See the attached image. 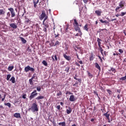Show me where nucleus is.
<instances>
[{
  "label": "nucleus",
  "mask_w": 126,
  "mask_h": 126,
  "mask_svg": "<svg viewBox=\"0 0 126 126\" xmlns=\"http://www.w3.org/2000/svg\"><path fill=\"white\" fill-rule=\"evenodd\" d=\"M61 95H63V93H62V92L60 91L58 93H57V96H61Z\"/></svg>",
  "instance_id": "45"
},
{
  "label": "nucleus",
  "mask_w": 126,
  "mask_h": 126,
  "mask_svg": "<svg viewBox=\"0 0 126 126\" xmlns=\"http://www.w3.org/2000/svg\"><path fill=\"white\" fill-rule=\"evenodd\" d=\"M75 64H76V65H77V66L80 67V64H79L78 63L76 62Z\"/></svg>",
  "instance_id": "55"
},
{
  "label": "nucleus",
  "mask_w": 126,
  "mask_h": 126,
  "mask_svg": "<svg viewBox=\"0 0 126 126\" xmlns=\"http://www.w3.org/2000/svg\"><path fill=\"white\" fill-rule=\"evenodd\" d=\"M5 14V11L2 9H0V15H4Z\"/></svg>",
  "instance_id": "23"
},
{
  "label": "nucleus",
  "mask_w": 126,
  "mask_h": 126,
  "mask_svg": "<svg viewBox=\"0 0 126 126\" xmlns=\"http://www.w3.org/2000/svg\"><path fill=\"white\" fill-rule=\"evenodd\" d=\"M33 6L36 8L37 7V4L39 2V0H33Z\"/></svg>",
  "instance_id": "12"
},
{
  "label": "nucleus",
  "mask_w": 126,
  "mask_h": 126,
  "mask_svg": "<svg viewBox=\"0 0 126 126\" xmlns=\"http://www.w3.org/2000/svg\"><path fill=\"white\" fill-rule=\"evenodd\" d=\"M43 25H44L43 27L49 28V24L48 22H43Z\"/></svg>",
  "instance_id": "27"
},
{
  "label": "nucleus",
  "mask_w": 126,
  "mask_h": 126,
  "mask_svg": "<svg viewBox=\"0 0 126 126\" xmlns=\"http://www.w3.org/2000/svg\"><path fill=\"white\" fill-rule=\"evenodd\" d=\"M103 116L106 117L107 120H109L108 123H110V114H108V112H106L103 114Z\"/></svg>",
  "instance_id": "11"
},
{
  "label": "nucleus",
  "mask_w": 126,
  "mask_h": 126,
  "mask_svg": "<svg viewBox=\"0 0 126 126\" xmlns=\"http://www.w3.org/2000/svg\"><path fill=\"white\" fill-rule=\"evenodd\" d=\"M31 79L32 80L38 79V77H37V75L36 74V73L33 74L32 77Z\"/></svg>",
  "instance_id": "26"
},
{
  "label": "nucleus",
  "mask_w": 126,
  "mask_h": 126,
  "mask_svg": "<svg viewBox=\"0 0 126 126\" xmlns=\"http://www.w3.org/2000/svg\"><path fill=\"white\" fill-rule=\"evenodd\" d=\"M67 94H69V95H72V93H71L69 91H67L66 93V95H67Z\"/></svg>",
  "instance_id": "47"
},
{
  "label": "nucleus",
  "mask_w": 126,
  "mask_h": 126,
  "mask_svg": "<svg viewBox=\"0 0 126 126\" xmlns=\"http://www.w3.org/2000/svg\"><path fill=\"white\" fill-rule=\"evenodd\" d=\"M74 79H75V80H78V81H79L80 82V83H81V79H77V78H76V75H75V77H74Z\"/></svg>",
  "instance_id": "36"
},
{
  "label": "nucleus",
  "mask_w": 126,
  "mask_h": 126,
  "mask_svg": "<svg viewBox=\"0 0 126 126\" xmlns=\"http://www.w3.org/2000/svg\"><path fill=\"white\" fill-rule=\"evenodd\" d=\"M120 80H123V81L126 80V73L125 76L122 77L121 78H120Z\"/></svg>",
  "instance_id": "38"
},
{
  "label": "nucleus",
  "mask_w": 126,
  "mask_h": 126,
  "mask_svg": "<svg viewBox=\"0 0 126 126\" xmlns=\"http://www.w3.org/2000/svg\"><path fill=\"white\" fill-rule=\"evenodd\" d=\"M50 45H51V46H55V43H54V42H52V43L50 44Z\"/></svg>",
  "instance_id": "62"
},
{
  "label": "nucleus",
  "mask_w": 126,
  "mask_h": 126,
  "mask_svg": "<svg viewBox=\"0 0 126 126\" xmlns=\"http://www.w3.org/2000/svg\"><path fill=\"white\" fill-rule=\"evenodd\" d=\"M56 108L58 109V110H61V105L57 106Z\"/></svg>",
  "instance_id": "54"
},
{
  "label": "nucleus",
  "mask_w": 126,
  "mask_h": 126,
  "mask_svg": "<svg viewBox=\"0 0 126 126\" xmlns=\"http://www.w3.org/2000/svg\"><path fill=\"white\" fill-rule=\"evenodd\" d=\"M4 99H5V94L4 95V97L1 99V101L3 102V101H4Z\"/></svg>",
  "instance_id": "59"
},
{
  "label": "nucleus",
  "mask_w": 126,
  "mask_h": 126,
  "mask_svg": "<svg viewBox=\"0 0 126 126\" xmlns=\"http://www.w3.org/2000/svg\"><path fill=\"white\" fill-rule=\"evenodd\" d=\"M63 57L65 60H66V61H68V62L71 60V57H70V56H68L65 54L63 55Z\"/></svg>",
  "instance_id": "8"
},
{
  "label": "nucleus",
  "mask_w": 126,
  "mask_h": 126,
  "mask_svg": "<svg viewBox=\"0 0 126 126\" xmlns=\"http://www.w3.org/2000/svg\"><path fill=\"white\" fill-rule=\"evenodd\" d=\"M48 19V16H46L43 20V22H45Z\"/></svg>",
  "instance_id": "51"
},
{
  "label": "nucleus",
  "mask_w": 126,
  "mask_h": 126,
  "mask_svg": "<svg viewBox=\"0 0 126 126\" xmlns=\"http://www.w3.org/2000/svg\"><path fill=\"white\" fill-rule=\"evenodd\" d=\"M44 98H45V96H44V95H40L36 97L35 99L37 101H39V100H42V99H44Z\"/></svg>",
  "instance_id": "20"
},
{
  "label": "nucleus",
  "mask_w": 126,
  "mask_h": 126,
  "mask_svg": "<svg viewBox=\"0 0 126 126\" xmlns=\"http://www.w3.org/2000/svg\"><path fill=\"white\" fill-rule=\"evenodd\" d=\"M87 73H88V77L89 78H90V79H91V78H92V77H93V75H92V74H91L89 71H87Z\"/></svg>",
  "instance_id": "28"
},
{
  "label": "nucleus",
  "mask_w": 126,
  "mask_h": 126,
  "mask_svg": "<svg viewBox=\"0 0 126 126\" xmlns=\"http://www.w3.org/2000/svg\"><path fill=\"white\" fill-rule=\"evenodd\" d=\"M84 1V3H87L88 2V0H83Z\"/></svg>",
  "instance_id": "60"
},
{
  "label": "nucleus",
  "mask_w": 126,
  "mask_h": 126,
  "mask_svg": "<svg viewBox=\"0 0 126 126\" xmlns=\"http://www.w3.org/2000/svg\"><path fill=\"white\" fill-rule=\"evenodd\" d=\"M5 106H7L9 108H10L11 107V104L9 102H7V103H5Z\"/></svg>",
  "instance_id": "40"
},
{
  "label": "nucleus",
  "mask_w": 126,
  "mask_h": 126,
  "mask_svg": "<svg viewBox=\"0 0 126 126\" xmlns=\"http://www.w3.org/2000/svg\"><path fill=\"white\" fill-rule=\"evenodd\" d=\"M30 110H31V111H32V112L33 113L35 112H38V111H39L38 104H37L36 102L32 103L31 108L29 109V111H30Z\"/></svg>",
  "instance_id": "2"
},
{
  "label": "nucleus",
  "mask_w": 126,
  "mask_h": 126,
  "mask_svg": "<svg viewBox=\"0 0 126 126\" xmlns=\"http://www.w3.org/2000/svg\"><path fill=\"white\" fill-rule=\"evenodd\" d=\"M106 91L108 93V94H109V95H111V94L113 93L112 92V91H111L110 90H106Z\"/></svg>",
  "instance_id": "42"
},
{
  "label": "nucleus",
  "mask_w": 126,
  "mask_h": 126,
  "mask_svg": "<svg viewBox=\"0 0 126 126\" xmlns=\"http://www.w3.org/2000/svg\"><path fill=\"white\" fill-rule=\"evenodd\" d=\"M37 95H38V93L34 94L33 93H32L30 96H29L30 100H32V99H33V98H35Z\"/></svg>",
  "instance_id": "7"
},
{
  "label": "nucleus",
  "mask_w": 126,
  "mask_h": 126,
  "mask_svg": "<svg viewBox=\"0 0 126 126\" xmlns=\"http://www.w3.org/2000/svg\"><path fill=\"white\" fill-rule=\"evenodd\" d=\"M8 10H9L10 12H8L6 13V15L5 19H9V17H10V13L12 18H13L15 16V11H14V9H13V8H8Z\"/></svg>",
  "instance_id": "1"
},
{
  "label": "nucleus",
  "mask_w": 126,
  "mask_h": 126,
  "mask_svg": "<svg viewBox=\"0 0 126 126\" xmlns=\"http://www.w3.org/2000/svg\"><path fill=\"white\" fill-rule=\"evenodd\" d=\"M27 51H28V52H32V49L31 48H30V47H29L27 48Z\"/></svg>",
  "instance_id": "48"
},
{
  "label": "nucleus",
  "mask_w": 126,
  "mask_h": 126,
  "mask_svg": "<svg viewBox=\"0 0 126 126\" xmlns=\"http://www.w3.org/2000/svg\"><path fill=\"white\" fill-rule=\"evenodd\" d=\"M99 50H100V53L101 54V55L102 56H104V53H103V52H104V49L103 48H102V47H99Z\"/></svg>",
  "instance_id": "34"
},
{
  "label": "nucleus",
  "mask_w": 126,
  "mask_h": 126,
  "mask_svg": "<svg viewBox=\"0 0 126 126\" xmlns=\"http://www.w3.org/2000/svg\"><path fill=\"white\" fill-rule=\"evenodd\" d=\"M108 70L109 71H112L114 73H116L117 72V70H116L114 67H111L110 69H109Z\"/></svg>",
  "instance_id": "24"
},
{
  "label": "nucleus",
  "mask_w": 126,
  "mask_h": 126,
  "mask_svg": "<svg viewBox=\"0 0 126 126\" xmlns=\"http://www.w3.org/2000/svg\"><path fill=\"white\" fill-rule=\"evenodd\" d=\"M14 117L15 118H17V119L18 118H21V115H20V113H16L14 114Z\"/></svg>",
  "instance_id": "14"
},
{
  "label": "nucleus",
  "mask_w": 126,
  "mask_h": 126,
  "mask_svg": "<svg viewBox=\"0 0 126 126\" xmlns=\"http://www.w3.org/2000/svg\"><path fill=\"white\" fill-rule=\"evenodd\" d=\"M29 81L30 84L31 85H34V83L33 82V79H30Z\"/></svg>",
  "instance_id": "33"
},
{
  "label": "nucleus",
  "mask_w": 126,
  "mask_h": 126,
  "mask_svg": "<svg viewBox=\"0 0 126 126\" xmlns=\"http://www.w3.org/2000/svg\"><path fill=\"white\" fill-rule=\"evenodd\" d=\"M47 28H48L43 27V31H44V32H45V33H47V32H48V31L47 30Z\"/></svg>",
  "instance_id": "43"
},
{
  "label": "nucleus",
  "mask_w": 126,
  "mask_h": 126,
  "mask_svg": "<svg viewBox=\"0 0 126 126\" xmlns=\"http://www.w3.org/2000/svg\"><path fill=\"white\" fill-rule=\"evenodd\" d=\"M46 16H47V15H46V12H45V11H43L39 17V19L40 20H43L44 18H45Z\"/></svg>",
  "instance_id": "6"
},
{
  "label": "nucleus",
  "mask_w": 126,
  "mask_h": 126,
  "mask_svg": "<svg viewBox=\"0 0 126 126\" xmlns=\"http://www.w3.org/2000/svg\"><path fill=\"white\" fill-rule=\"evenodd\" d=\"M73 26H74V29L75 31H77L78 30L79 32H80V28H79V25L78 24V23L77 22V21L76 19H74V22L73 23Z\"/></svg>",
  "instance_id": "3"
},
{
  "label": "nucleus",
  "mask_w": 126,
  "mask_h": 126,
  "mask_svg": "<svg viewBox=\"0 0 126 126\" xmlns=\"http://www.w3.org/2000/svg\"><path fill=\"white\" fill-rule=\"evenodd\" d=\"M76 99L75 98V97L73 95H71L69 97V101L70 102H74V101H75Z\"/></svg>",
  "instance_id": "9"
},
{
  "label": "nucleus",
  "mask_w": 126,
  "mask_h": 126,
  "mask_svg": "<svg viewBox=\"0 0 126 126\" xmlns=\"http://www.w3.org/2000/svg\"><path fill=\"white\" fill-rule=\"evenodd\" d=\"M25 72H28V71H32V72H34L35 71V69L33 67H31L30 66L28 65L25 67Z\"/></svg>",
  "instance_id": "4"
},
{
  "label": "nucleus",
  "mask_w": 126,
  "mask_h": 126,
  "mask_svg": "<svg viewBox=\"0 0 126 126\" xmlns=\"http://www.w3.org/2000/svg\"><path fill=\"white\" fill-rule=\"evenodd\" d=\"M84 30H85L86 31H87V32H88L89 30V28H88V24H86L84 27Z\"/></svg>",
  "instance_id": "21"
},
{
  "label": "nucleus",
  "mask_w": 126,
  "mask_h": 126,
  "mask_svg": "<svg viewBox=\"0 0 126 126\" xmlns=\"http://www.w3.org/2000/svg\"><path fill=\"white\" fill-rule=\"evenodd\" d=\"M13 68H14V66H9L8 67V70L9 71H11Z\"/></svg>",
  "instance_id": "30"
},
{
  "label": "nucleus",
  "mask_w": 126,
  "mask_h": 126,
  "mask_svg": "<svg viewBox=\"0 0 126 126\" xmlns=\"http://www.w3.org/2000/svg\"><path fill=\"white\" fill-rule=\"evenodd\" d=\"M117 92H118V93H121V90H117Z\"/></svg>",
  "instance_id": "63"
},
{
  "label": "nucleus",
  "mask_w": 126,
  "mask_h": 126,
  "mask_svg": "<svg viewBox=\"0 0 126 126\" xmlns=\"http://www.w3.org/2000/svg\"><path fill=\"white\" fill-rule=\"evenodd\" d=\"M95 13L97 15V16H101V14L102 13V11L100 10H95Z\"/></svg>",
  "instance_id": "17"
},
{
  "label": "nucleus",
  "mask_w": 126,
  "mask_h": 126,
  "mask_svg": "<svg viewBox=\"0 0 126 126\" xmlns=\"http://www.w3.org/2000/svg\"><path fill=\"white\" fill-rule=\"evenodd\" d=\"M42 63L45 65V66H48V63L45 60H43L42 62Z\"/></svg>",
  "instance_id": "35"
},
{
  "label": "nucleus",
  "mask_w": 126,
  "mask_h": 126,
  "mask_svg": "<svg viewBox=\"0 0 126 126\" xmlns=\"http://www.w3.org/2000/svg\"><path fill=\"white\" fill-rule=\"evenodd\" d=\"M125 15V12H122L121 13V14H120V16H124Z\"/></svg>",
  "instance_id": "50"
},
{
  "label": "nucleus",
  "mask_w": 126,
  "mask_h": 126,
  "mask_svg": "<svg viewBox=\"0 0 126 126\" xmlns=\"http://www.w3.org/2000/svg\"><path fill=\"white\" fill-rule=\"evenodd\" d=\"M61 43H60V42H59V41H56V42H55V44H54V46H60V44Z\"/></svg>",
  "instance_id": "39"
},
{
  "label": "nucleus",
  "mask_w": 126,
  "mask_h": 126,
  "mask_svg": "<svg viewBox=\"0 0 126 126\" xmlns=\"http://www.w3.org/2000/svg\"><path fill=\"white\" fill-rule=\"evenodd\" d=\"M20 39H21L23 44H26L27 41H26V40H25V39H24V38L20 37Z\"/></svg>",
  "instance_id": "29"
},
{
  "label": "nucleus",
  "mask_w": 126,
  "mask_h": 126,
  "mask_svg": "<svg viewBox=\"0 0 126 126\" xmlns=\"http://www.w3.org/2000/svg\"><path fill=\"white\" fill-rule=\"evenodd\" d=\"M52 59L53 62H57V61H58V57L57 56V55H52Z\"/></svg>",
  "instance_id": "18"
},
{
  "label": "nucleus",
  "mask_w": 126,
  "mask_h": 126,
  "mask_svg": "<svg viewBox=\"0 0 126 126\" xmlns=\"http://www.w3.org/2000/svg\"><path fill=\"white\" fill-rule=\"evenodd\" d=\"M77 31H78L79 33H76L75 36L76 37H78V36H79L80 37H82V32H81V30H80V32H79V30H77Z\"/></svg>",
  "instance_id": "19"
},
{
  "label": "nucleus",
  "mask_w": 126,
  "mask_h": 126,
  "mask_svg": "<svg viewBox=\"0 0 126 126\" xmlns=\"http://www.w3.org/2000/svg\"><path fill=\"white\" fill-rule=\"evenodd\" d=\"M22 98H23V99H26V94H24L22 96Z\"/></svg>",
  "instance_id": "57"
},
{
  "label": "nucleus",
  "mask_w": 126,
  "mask_h": 126,
  "mask_svg": "<svg viewBox=\"0 0 126 126\" xmlns=\"http://www.w3.org/2000/svg\"><path fill=\"white\" fill-rule=\"evenodd\" d=\"M122 96H123V95H122V94H121V95L118 94V95H117V98H118V99H121V97H122Z\"/></svg>",
  "instance_id": "52"
},
{
  "label": "nucleus",
  "mask_w": 126,
  "mask_h": 126,
  "mask_svg": "<svg viewBox=\"0 0 126 126\" xmlns=\"http://www.w3.org/2000/svg\"><path fill=\"white\" fill-rule=\"evenodd\" d=\"M95 65L96 68H97L98 70H101V67H100V65H99V64H98V63H95Z\"/></svg>",
  "instance_id": "22"
},
{
  "label": "nucleus",
  "mask_w": 126,
  "mask_h": 126,
  "mask_svg": "<svg viewBox=\"0 0 126 126\" xmlns=\"http://www.w3.org/2000/svg\"><path fill=\"white\" fill-rule=\"evenodd\" d=\"M55 38H57V37H59L60 36V34L58 33L57 34H56V33H55Z\"/></svg>",
  "instance_id": "56"
},
{
  "label": "nucleus",
  "mask_w": 126,
  "mask_h": 126,
  "mask_svg": "<svg viewBox=\"0 0 126 126\" xmlns=\"http://www.w3.org/2000/svg\"><path fill=\"white\" fill-rule=\"evenodd\" d=\"M78 85V82L76 81L73 85V86H77Z\"/></svg>",
  "instance_id": "53"
},
{
  "label": "nucleus",
  "mask_w": 126,
  "mask_h": 126,
  "mask_svg": "<svg viewBox=\"0 0 126 126\" xmlns=\"http://www.w3.org/2000/svg\"><path fill=\"white\" fill-rule=\"evenodd\" d=\"M69 69H70V67H66L65 68V71H66V72H69Z\"/></svg>",
  "instance_id": "37"
},
{
  "label": "nucleus",
  "mask_w": 126,
  "mask_h": 126,
  "mask_svg": "<svg viewBox=\"0 0 126 126\" xmlns=\"http://www.w3.org/2000/svg\"><path fill=\"white\" fill-rule=\"evenodd\" d=\"M44 1H45V0H42L41 2H39V4H42L44 3Z\"/></svg>",
  "instance_id": "58"
},
{
  "label": "nucleus",
  "mask_w": 126,
  "mask_h": 126,
  "mask_svg": "<svg viewBox=\"0 0 126 126\" xmlns=\"http://www.w3.org/2000/svg\"><path fill=\"white\" fill-rule=\"evenodd\" d=\"M36 90L37 91H38V92H40V91H41V87L40 86L37 87L36 88Z\"/></svg>",
  "instance_id": "44"
},
{
  "label": "nucleus",
  "mask_w": 126,
  "mask_h": 126,
  "mask_svg": "<svg viewBox=\"0 0 126 126\" xmlns=\"http://www.w3.org/2000/svg\"><path fill=\"white\" fill-rule=\"evenodd\" d=\"M10 77H11V75L10 74L7 75L6 80H9V79H10Z\"/></svg>",
  "instance_id": "41"
},
{
  "label": "nucleus",
  "mask_w": 126,
  "mask_h": 126,
  "mask_svg": "<svg viewBox=\"0 0 126 126\" xmlns=\"http://www.w3.org/2000/svg\"><path fill=\"white\" fill-rule=\"evenodd\" d=\"M72 112V109L70 107H68V109H67L66 110V112L68 115H69Z\"/></svg>",
  "instance_id": "15"
},
{
  "label": "nucleus",
  "mask_w": 126,
  "mask_h": 126,
  "mask_svg": "<svg viewBox=\"0 0 126 126\" xmlns=\"http://www.w3.org/2000/svg\"><path fill=\"white\" fill-rule=\"evenodd\" d=\"M95 58V55L93 53H91V56L90 57V62H92L94 60V58Z\"/></svg>",
  "instance_id": "10"
},
{
  "label": "nucleus",
  "mask_w": 126,
  "mask_h": 126,
  "mask_svg": "<svg viewBox=\"0 0 126 126\" xmlns=\"http://www.w3.org/2000/svg\"><path fill=\"white\" fill-rule=\"evenodd\" d=\"M10 26L11 27V28H13V29H16L17 28V25H16V24L15 23L10 24Z\"/></svg>",
  "instance_id": "13"
},
{
  "label": "nucleus",
  "mask_w": 126,
  "mask_h": 126,
  "mask_svg": "<svg viewBox=\"0 0 126 126\" xmlns=\"http://www.w3.org/2000/svg\"><path fill=\"white\" fill-rule=\"evenodd\" d=\"M59 126H65V122H60L58 124Z\"/></svg>",
  "instance_id": "32"
},
{
  "label": "nucleus",
  "mask_w": 126,
  "mask_h": 126,
  "mask_svg": "<svg viewBox=\"0 0 126 126\" xmlns=\"http://www.w3.org/2000/svg\"><path fill=\"white\" fill-rule=\"evenodd\" d=\"M32 93H37V90H34V91L32 92Z\"/></svg>",
  "instance_id": "61"
},
{
  "label": "nucleus",
  "mask_w": 126,
  "mask_h": 126,
  "mask_svg": "<svg viewBox=\"0 0 126 126\" xmlns=\"http://www.w3.org/2000/svg\"><path fill=\"white\" fill-rule=\"evenodd\" d=\"M10 81H11L12 83H15V78L14 76H12L10 79Z\"/></svg>",
  "instance_id": "25"
},
{
  "label": "nucleus",
  "mask_w": 126,
  "mask_h": 126,
  "mask_svg": "<svg viewBox=\"0 0 126 126\" xmlns=\"http://www.w3.org/2000/svg\"><path fill=\"white\" fill-rule=\"evenodd\" d=\"M61 64H64V61H62L61 63Z\"/></svg>",
  "instance_id": "64"
},
{
  "label": "nucleus",
  "mask_w": 126,
  "mask_h": 126,
  "mask_svg": "<svg viewBox=\"0 0 126 126\" xmlns=\"http://www.w3.org/2000/svg\"><path fill=\"white\" fill-rule=\"evenodd\" d=\"M97 42H98V47L100 48V47H101V44H102V43H101V42H102V39H100L99 38H97Z\"/></svg>",
  "instance_id": "16"
},
{
  "label": "nucleus",
  "mask_w": 126,
  "mask_h": 126,
  "mask_svg": "<svg viewBox=\"0 0 126 126\" xmlns=\"http://www.w3.org/2000/svg\"><path fill=\"white\" fill-rule=\"evenodd\" d=\"M30 21H30V20H29V19H27V18L26 19V20H25L26 23H29V22H30Z\"/></svg>",
  "instance_id": "46"
},
{
  "label": "nucleus",
  "mask_w": 126,
  "mask_h": 126,
  "mask_svg": "<svg viewBox=\"0 0 126 126\" xmlns=\"http://www.w3.org/2000/svg\"><path fill=\"white\" fill-rule=\"evenodd\" d=\"M99 21L100 22H101V23H102L103 24H104V23H105V24H108V21H107V20L103 21V20L100 19Z\"/></svg>",
  "instance_id": "31"
},
{
  "label": "nucleus",
  "mask_w": 126,
  "mask_h": 126,
  "mask_svg": "<svg viewBox=\"0 0 126 126\" xmlns=\"http://www.w3.org/2000/svg\"><path fill=\"white\" fill-rule=\"evenodd\" d=\"M119 6H117L115 9V11L116 12L118 11V9H120V8H122V7H124V6H125V1H121L119 3Z\"/></svg>",
  "instance_id": "5"
},
{
  "label": "nucleus",
  "mask_w": 126,
  "mask_h": 126,
  "mask_svg": "<svg viewBox=\"0 0 126 126\" xmlns=\"http://www.w3.org/2000/svg\"><path fill=\"white\" fill-rule=\"evenodd\" d=\"M119 52L120 53V54H123L124 53V50L122 49H119Z\"/></svg>",
  "instance_id": "49"
}]
</instances>
